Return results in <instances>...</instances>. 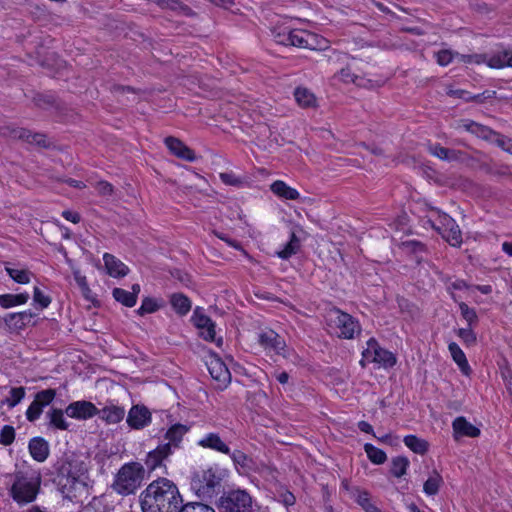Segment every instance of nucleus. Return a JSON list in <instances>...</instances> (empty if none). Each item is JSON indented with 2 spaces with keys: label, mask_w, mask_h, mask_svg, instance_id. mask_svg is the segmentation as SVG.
<instances>
[{
  "label": "nucleus",
  "mask_w": 512,
  "mask_h": 512,
  "mask_svg": "<svg viewBox=\"0 0 512 512\" xmlns=\"http://www.w3.org/2000/svg\"><path fill=\"white\" fill-rule=\"evenodd\" d=\"M437 63L441 66H447L454 59H457L456 53L451 50H441L435 54Z\"/></svg>",
  "instance_id": "54"
},
{
  "label": "nucleus",
  "mask_w": 512,
  "mask_h": 512,
  "mask_svg": "<svg viewBox=\"0 0 512 512\" xmlns=\"http://www.w3.org/2000/svg\"><path fill=\"white\" fill-rule=\"evenodd\" d=\"M457 335L468 345H472L476 342V335L474 334L471 326L459 329Z\"/></svg>",
  "instance_id": "57"
},
{
  "label": "nucleus",
  "mask_w": 512,
  "mask_h": 512,
  "mask_svg": "<svg viewBox=\"0 0 512 512\" xmlns=\"http://www.w3.org/2000/svg\"><path fill=\"white\" fill-rule=\"evenodd\" d=\"M226 471L217 465L209 466L194 473L191 486L200 497H211L215 489L220 487Z\"/></svg>",
  "instance_id": "4"
},
{
  "label": "nucleus",
  "mask_w": 512,
  "mask_h": 512,
  "mask_svg": "<svg viewBox=\"0 0 512 512\" xmlns=\"http://www.w3.org/2000/svg\"><path fill=\"white\" fill-rule=\"evenodd\" d=\"M103 261L106 271L111 277H124L129 272V268L112 254L105 253Z\"/></svg>",
  "instance_id": "26"
},
{
  "label": "nucleus",
  "mask_w": 512,
  "mask_h": 512,
  "mask_svg": "<svg viewBox=\"0 0 512 512\" xmlns=\"http://www.w3.org/2000/svg\"><path fill=\"white\" fill-rule=\"evenodd\" d=\"M366 362L389 368L396 364V357L392 352L382 348L375 338H370L367 341V347L362 352L360 364L364 367Z\"/></svg>",
  "instance_id": "6"
},
{
  "label": "nucleus",
  "mask_w": 512,
  "mask_h": 512,
  "mask_svg": "<svg viewBox=\"0 0 512 512\" xmlns=\"http://www.w3.org/2000/svg\"><path fill=\"white\" fill-rule=\"evenodd\" d=\"M425 224L430 225L433 229H435L438 233L442 235L444 231L447 230L449 226L446 218H451L448 214L440 211L436 208H431L429 210L428 215L426 216Z\"/></svg>",
  "instance_id": "27"
},
{
  "label": "nucleus",
  "mask_w": 512,
  "mask_h": 512,
  "mask_svg": "<svg viewBox=\"0 0 512 512\" xmlns=\"http://www.w3.org/2000/svg\"><path fill=\"white\" fill-rule=\"evenodd\" d=\"M428 151L435 157L448 162L457 161L462 158V152L442 147L440 144H429Z\"/></svg>",
  "instance_id": "29"
},
{
  "label": "nucleus",
  "mask_w": 512,
  "mask_h": 512,
  "mask_svg": "<svg viewBox=\"0 0 512 512\" xmlns=\"http://www.w3.org/2000/svg\"><path fill=\"white\" fill-rule=\"evenodd\" d=\"M35 314L30 311H22L16 313H8L2 320V325L4 324L7 331L10 333L19 332L23 330L27 324H29Z\"/></svg>",
  "instance_id": "15"
},
{
  "label": "nucleus",
  "mask_w": 512,
  "mask_h": 512,
  "mask_svg": "<svg viewBox=\"0 0 512 512\" xmlns=\"http://www.w3.org/2000/svg\"><path fill=\"white\" fill-rule=\"evenodd\" d=\"M172 454L169 445H159L147 454L145 464L148 470L154 471L163 465V461Z\"/></svg>",
  "instance_id": "21"
},
{
  "label": "nucleus",
  "mask_w": 512,
  "mask_h": 512,
  "mask_svg": "<svg viewBox=\"0 0 512 512\" xmlns=\"http://www.w3.org/2000/svg\"><path fill=\"white\" fill-rule=\"evenodd\" d=\"M442 484V476L437 471H433V473L425 481L423 485V491L429 496L435 495L438 493Z\"/></svg>",
  "instance_id": "39"
},
{
  "label": "nucleus",
  "mask_w": 512,
  "mask_h": 512,
  "mask_svg": "<svg viewBox=\"0 0 512 512\" xmlns=\"http://www.w3.org/2000/svg\"><path fill=\"white\" fill-rule=\"evenodd\" d=\"M409 461L406 457H395L391 462L390 472L393 476L400 478L406 474Z\"/></svg>",
  "instance_id": "44"
},
{
  "label": "nucleus",
  "mask_w": 512,
  "mask_h": 512,
  "mask_svg": "<svg viewBox=\"0 0 512 512\" xmlns=\"http://www.w3.org/2000/svg\"><path fill=\"white\" fill-rule=\"evenodd\" d=\"M252 498L245 490H232L219 499L220 512H250Z\"/></svg>",
  "instance_id": "7"
},
{
  "label": "nucleus",
  "mask_w": 512,
  "mask_h": 512,
  "mask_svg": "<svg viewBox=\"0 0 512 512\" xmlns=\"http://www.w3.org/2000/svg\"><path fill=\"white\" fill-rule=\"evenodd\" d=\"M170 303L175 312L179 315H186L191 310V301L182 293L172 294Z\"/></svg>",
  "instance_id": "36"
},
{
  "label": "nucleus",
  "mask_w": 512,
  "mask_h": 512,
  "mask_svg": "<svg viewBox=\"0 0 512 512\" xmlns=\"http://www.w3.org/2000/svg\"><path fill=\"white\" fill-rule=\"evenodd\" d=\"M112 294L116 301L126 307H133L137 302L135 300V293H130V291L122 288H114Z\"/></svg>",
  "instance_id": "42"
},
{
  "label": "nucleus",
  "mask_w": 512,
  "mask_h": 512,
  "mask_svg": "<svg viewBox=\"0 0 512 512\" xmlns=\"http://www.w3.org/2000/svg\"><path fill=\"white\" fill-rule=\"evenodd\" d=\"M159 309V305L152 298H145L142 301L141 306L138 308L137 313L139 315H144L146 313H153Z\"/></svg>",
  "instance_id": "53"
},
{
  "label": "nucleus",
  "mask_w": 512,
  "mask_h": 512,
  "mask_svg": "<svg viewBox=\"0 0 512 512\" xmlns=\"http://www.w3.org/2000/svg\"><path fill=\"white\" fill-rule=\"evenodd\" d=\"M62 216L72 222V223H78L80 221V215L76 212H72V211H69V210H65L62 212Z\"/></svg>",
  "instance_id": "64"
},
{
  "label": "nucleus",
  "mask_w": 512,
  "mask_h": 512,
  "mask_svg": "<svg viewBox=\"0 0 512 512\" xmlns=\"http://www.w3.org/2000/svg\"><path fill=\"white\" fill-rule=\"evenodd\" d=\"M258 342L268 353L281 355L284 358H290L291 352L287 348L285 340L275 331L268 329L258 334Z\"/></svg>",
  "instance_id": "9"
},
{
  "label": "nucleus",
  "mask_w": 512,
  "mask_h": 512,
  "mask_svg": "<svg viewBox=\"0 0 512 512\" xmlns=\"http://www.w3.org/2000/svg\"><path fill=\"white\" fill-rule=\"evenodd\" d=\"M273 37L276 43L288 46L291 43V30L285 28L280 31H274Z\"/></svg>",
  "instance_id": "55"
},
{
  "label": "nucleus",
  "mask_w": 512,
  "mask_h": 512,
  "mask_svg": "<svg viewBox=\"0 0 512 512\" xmlns=\"http://www.w3.org/2000/svg\"><path fill=\"white\" fill-rule=\"evenodd\" d=\"M50 424L60 430H67L69 423L64 418V412L61 409H52L48 413Z\"/></svg>",
  "instance_id": "43"
},
{
  "label": "nucleus",
  "mask_w": 512,
  "mask_h": 512,
  "mask_svg": "<svg viewBox=\"0 0 512 512\" xmlns=\"http://www.w3.org/2000/svg\"><path fill=\"white\" fill-rule=\"evenodd\" d=\"M11 137L14 139L23 140L29 143L32 132L25 128H14L11 130Z\"/></svg>",
  "instance_id": "59"
},
{
  "label": "nucleus",
  "mask_w": 512,
  "mask_h": 512,
  "mask_svg": "<svg viewBox=\"0 0 512 512\" xmlns=\"http://www.w3.org/2000/svg\"><path fill=\"white\" fill-rule=\"evenodd\" d=\"M182 502L178 487L167 478L152 481L141 494L143 512H179Z\"/></svg>",
  "instance_id": "1"
},
{
  "label": "nucleus",
  "mask_w": 512,
  "mask_h": 512,
  "mask_svg": "<svg viewBox=\"0 0 512 512\" xmlns=\"http://www.w3.org/2000/svg\"><path fill=\"white\" fill-rule=\"evenodd\" d=\"M326 321L329 333L339 338L352 339L360 332L359 323L351 315L339 309H331Z\"/></svg>",
  "instance_id": "5"
},
{
  "label": "nucleus",
  "mask_w": 512,
  "mask_h": 512,
  "mask_svg": "<svg viewBox=\"0 0 512 512\" xmlns=\"http://www.w3.org/2000/svg\"><path fill=\"white\" fill-rule=\"evenodd\" d=\"M188 432V427L182 424L172 425L165 434V439L168 440L164 445H169L170 450L179 446L183 436Z\"/></svg>",
  "instance_id": "31"
},
{
  "label": "nucleus",
  "mask_w": 512,
  "mask_h": 512,
  "mask_svg": "<svg viewBox=\"0 0 512 512\" xmlns=\"http://www.w3.org/2000/svg\"><path fill=\"white\" fill-rule=\"evenodd\" d=\"M338 77L341 81L344 83H354L356 79L358 78L356 75H354L349 68H343L338 73Z\"/></svg>",
  "instance_id": "61"
},
{
  "label": "nucleus",
  "mask_w": 512,
  "mask_h": 512,
  "mask_svg": "<svg viewBox=\"0 0 512 512\" xmlns=\"http://www.w3.org/2000/svg\"><path fill=\"white\" fill-rule=\"evenodd\" d=\"M125 409L121 406L109 403L102 409H98V416L108 424H117L124 419Z\"/></svg>",
  "instance_id": "25"
},
{
  "label": "nucleus",
  "mask_w": 512,
  "mask_h": 512,
  "mask_svg": "<svg viewBox=\"0 0 512 512\" xmlns=\"http://www.w3.org/2000/svg\"><path fill=\"white\" fill-rule=\"evenodd\" d=\"M164 143L174 156L188 162H194L196 160L194 151L180 139L169 136L165 138Z\"/></svg>",
  "instance_id": "18"
},
{
  "label": "nucleus",
  "mask_w": 512,
  "mask_h": 512,
  "mask_svg": "<svg viewBox=\"0 0 512 512\" xmlns=\"http://www.w3.org/2000/svg\"><path fill=\"white\" fill-rule=\"evenodd\" d=\"M304 231L300 227L293 228L290 233L289 241L283 246L282 249L276 252V255L283 259L287 260L293 255L297 254L301 248V234Z\"/></svg>",
  "instance_id": "19"
},
{
  "label": "nucleus",
  "mask_w": 512,
  "mask_h": 512,
  "mask_svg": "<svg viewBox=\"0 0 512 512\" xmlns=\"http://www.w3.org/2000/svg\"><path fill=\"white\" fill-rule=\"evenodd\" d=\"M488 67L493 69L512 67V49H502L490 55Z\"/></svg>",
  "instance_id": "28"
},
{
  "label": "nucleus",
  "mask_w": 512,
  "mask_h": 512,
  "mask_svg": "<svg viewBox=\"0 0 512 512\" xmlns=\"http://www.w3.org/2000/svg\"><path fill=\"white\" fill-rule=\"evenodd\" d=\"M356 502L365 512H381L380 509L372 502L369 493L366 491L358 492Z\"/></svg>",
  "instance_id": "45"
},
{
  "label": "nucleus",
  "mask_w": 512,
  "mask_h": 512,
  "mask_svg": "<svg viewBox=\"0 0 512 512\" xmlns=\"http://www.w3.org/2000/svg\"><path fill=\"white\" fill-rule=\"evenodd\" d=\"M364 450L369 460L374 464L380 465L387 460L386 453L370 443L364 445Z\"/></svg>",
  "instance_id": "41"
},
{
  "label": "nucleus",
  "mask_w": 512,
  "mask_h": 512,
  "mask_svg": "<svg viewBox=\"0 0 512 512\" xmlns=\"http://www.w3.org/2000/svg\"><path fill=\"white\" fill-rule=\"evenodd\" d=\"M446 94L450 97L463 99L466 102H471V100H472V94L463 89H456L453 87H448Z\"/></svg>",
  "instance_id": "56"
},
{
  "label": "nucleus",
  "mask_w": 512,
  "mask_h": 512,
  "mask_svg": "<svg viewBox=\"0 0 512 512\" xmlns=\"http://www.w3.org/2000/svg\"><path fill=\"white\" fill-rule=\"evenodd\" d=\"M403 442L414 453L423 455L428 451V442L415 435L405 436Z\"/></svg>",
  "instance_id": "38"
},
{
  "label": "nucleus",
  "mask_w": 512,
  "mask_h": 512,
  "mask_svg": "<svg viewBox=\"0 0 512 512\" xmlns=\"http://www.w3.org/2000/svg\"><path fill=\"white\" fill-rule=\"evenodd\" d=\"M31 457L37 462H44L50 453L48 442L42 437H33L28 444Z\"/></svg>",
  "instance_id": "22"
},
{
  "label": "nucleus",
  "mask_w": 512,
  "mask_h": 512,
  "mask_svg": "<svg viewBox=\"0 0 512 512\" xmlns=\"http://www.w3.org/2000/svg\"><path fill=\"white\" fill-rule=\"evenodd\" d=\"M145 475L146 470L141 463H125L115 474L111 489L121 496L132 495L142 486Z\"/></svg>",
  "instance_id": "3"
},
{
  "label": "nucleus",
  "mask_w": 512,
  "mask_h": 512,
  "mask_svg": "<svg viewBox=\"0 0 512 512\" xmlns=\"http://www.w3.org/2000/svg\"><path fill=\"white\" fill-rule=\"evenodd\" d=\"M85 472L86 469L83 462L74 457H66L58 469L60 483L65 488H74Z\"/></svg>",
  "instance_id": "8"
},
{
  "label": "nucleus",
  "mask_w": 512,
  "mask_h": 512,
  "mask_svg": "<svg viewBox=\"0 0 512 512\" xmlns=\"http://www.w3.org/2000/svg\"><path fill=\"white\" fill-rule=\"evenodd\" d=\"M270 189L275 195L287 200H297L300 197V194L296 189L288 186L281 180L274 181L271 184Z\"/></svg>",
  "instance_id": "33"
},
{
  "label": "nucleus",
  "mask_w": 512,
  "mask_h": 512,
  "mask_svg": "<svg viewBox=\"0 0 512 512\" xmlns=\"http://www.w3.org/2000/svg\"><path fill=\"white\" fill-rule=\"evenodd\" d=\"M56 396L54 389H46L35 395L33 402L26 411V418L30 422L36 421L43 412V408L49 405Z\"/></svg>",
  "instance_id": "12"
},
{
  "label": "nucleus",
  "mask_w": 512,
  "mask_h": 512,
  "mask_svg": "<svg viewBox=\"0 0 512 512\" xmlns=\"http://www.w3.org/2000/svg\"><path fill=\"white\" fill-rule=\"evenodd\" d=\"M291 46L310 50L325 49L327 41L306 30H291Z\"/></svg>",
  "instance_id": "11"
},
{
  "label": "nucleus",
  "mask_w": 512,
  "mask_h": 512,
  "mask_svg": "<svg viewBox=\"0 0 512 512\" xmlns=\"http://www.w3.org/2000/svg\"><path fill=\"white\" fill-rule=\"evenodd\" d=\"M457 130H464L467 131L481 139L490 141L492 140L495 131L490 129L487 126H484L480 123H477L475 121L469 120V119H463L457 122L456 124Z\"/></svg>",
  "instance_id": "17"
},
{
  "label": "nucleus",
  "mask_w": 512,
  "mask_h": 512,
  "mask_svg": "<svg viewBox=\"0 0 512 512\" xmlns=\"http://www.w3.org/2000/svg\"><path fill=\"white\" fill-rule=\"evenodd\" d=\"M126 421L132 429H142L151 422V413L145 406L134 405L129 410Z\"/></svg>",
  "instance_id": "16"
},
{
  "label": "nucleus",
  "mask_w": 512,
  "mask_h": 512,
  "mask_svg": "<svg viewBox=\"0 0 512 512\" xmlns=\"http://www.w3.org/2000/svg\"><path fill=\"white\" fill-rule=\"evenodd\" d=\"M33 301L34 304L40 307V309H45L51 304L52 300L39 287H34Z\"/></svg>",
  "instance_id": "48"
},
{
  "label": "nucleus",
  "mask_w": 512,
  "mask_h": 512,
  "mask_svg": "<svg viewBox=\"0 0 512 512\" xmlns=\"http://www.w3.org/2000/svg\"><path fill=\"white\" fill-rule=\"evenodd\" d=\"M29 143L36 144V145L43 146V147H46L48 145L46 136L41 133H32Z\"/></svg>",
  "instance_id": "63"
},
{
  "label": "nucleus",
  "mask_w": 512,
  "mask_h": 512,
  "mask_svg": "<svg viewBox=\"0 0 512 512\" xmlns=\"http://www.w3.org/2000/svg\"><path fill=\"white\" fill-rule=\"evenodd\" d=\"M96 189L99 192V194L104 195V196H108L113 193V186L109 182H106V181H99L96 184Z\"/></svg>",
  "instance_id": "62"
},
{
  "label": "nucleus",
  "mask_w": 512,
  "mask_h": 512,
  "mask_svg": "<svg viewBox=\"0 0 512 512\" xmlns=\"http://www.w3.org/2000/svg\"><path fill=\"white\" fill-rule=\"evenodd\" d=\"M30 296L27 292L19 294H2L0 295V306L4 309L24 305L28 302Z\"/></svg>",
  "instance_id": "35"
},
{
  "label": "nucleus",
  "mask_w": 512,
  "mask_h": 512,
  "mask_svg": "<svg viewBox=\"0 0 512 512\" xmlns=\"http://www.w3.org/2000/svg\"><path fill=\"white\" fill-rule=\"evenodd\" d=\"M198 445L202 448L211 449L222 454H230L229 446L221 439L218 433H208L203 436Z\"/></svg>",
  "instance_id": "24"
},
{
  "label": "nucleus",
  "mask_w": 512,
  "mask_h": 512,
  "mask_svg": "<svg viewBox=\"0 0 512 512\" xmlns=\"http://www.w3.org/2000/svg\"><path fill=\"white\" fill-rule=\"evenodd\" d=\"M221 181L230 186H239L242 181L233 172H223L219 174Z\"/></svg>",
  "instance_id": "58"
},
{
  "label": "nucleus",
  "mask_w": 512,
  "mask_h": 512,
  "mask_svg": "<svg viewBox=\"0 0 512 512\" xmlns=\"http://www.w3.org/2000/svg\"><path fill=\"white\" fill-rule=\"evenodd\" d=\"M459 309L462 317L467 321L469 326H472L474 323L478 321L476 311L470 308L466 303L460 302Z\"/></svg>",
  "instance_id": "49"
},
{
  "label": "nucleus",
  "mask_w": 512,
  "mask_h": 512,
  "mask_svg": "<svg viewBox=\"0 0 512 512\" xmlns=\"http://www.w3.org/2000/svg\"><path fill=\"white\" fill-rule=\"evenodd\" d=\"M294 96L296 102L303 108H311L316 106V97L307 88H296Z\"/></svg>",
  "instance_id": "37"
},
{
  "label": "nucleus",
  "mask_w": 512,
  "mask_h": 512,
  "mask_svg": "<svg viewBox=\"0 0 512 512\" xmlns=\"http://www.w3.org/2000/svg\"><path fill=\"white\" fill-rule=\"evenodd\" d=\"M211 377L216 381V387L220 390L225 389L231 381V373L222 359L211 354L206 362Z\"/></svg>",
  "instance_id": "10"
},
{
  "label": "nucleus",
  "mask_w": 512,
  "mask_h": 512,
  "mask_svg": "<svg viewBox=\"0 0 512 512\" xmlns=\"http://www.w3.org/2000/svg\"><path fill=\"white\" fill-rule=\"evenodd\" d=\"M453 437L458 440L461 437L475 438L480 435V429L468 422L463 416H459L452 422Z\"/></svg>",
  "instance_id": "20"
},
{
  "label": "nucleus",
  "mask_w": 512,
  "mask_h": 512,
  "mask_svg": "<svg viewBox=\"0 0 512 512\" xmlns=\"http://www.w3.org/2000/svg\"><path fill=\"white\" fill-rule=\"evenodd\" d=\"M496 95V92L494 90H485L484 92L480 94H472V100L473 102L477 103H484L488 99L494 98Z\"/></svg>",
  "instance_id": "60"
},
{
  "label": "nucleus",
  "mask_w": 512,
  "mask_h": 512,
  "mask_svg": "<svg viewBox=\"0 0 512 512\" xmlns=\"http://www.w3.org/2000/svg\"><path fill=\"white\" fill-rule=\"evenodd\" d=\"M449 352L455 361V363L458 365L459 369L464 375H469L471 368L468 364V361L466 359V356L462 349L459 347V345L455 342H451L448 345Z\"/></svg>",
  "instance_id": "34"
},
{
  "label": "nucleus",
  "mask_w": 512,
  "mask_h": 512,
  "mask_svg": "<svg viewBox=\"0 0 512 512\" xmlns=\"http://www.w3.org/2000/svg\"><path fill=\"white\" fill-rule=\"evenodd\" d=\"M194 324L200 331V336L210 342H215L218 347L223 344V339H216L215 323L206 315L198 313L196 310L193 316Z\"/></svg>",
  "instance_id": "13"
},
{
  "label": "nucleus",
  "mask_w": 512,
  "mask_h": 512,
  "mask_svg": "<svg viewBox=\"0 0 512 512\" xmlns=\"http://www.w3.org/2000/svg\"><path fill=\"white\" fill-rule=\"evenodd\" d=\"M42 475L38 469L27 468L12 475L9 495L19 505L32 503L41 488Z\"/></svg>",
  "instance_id": "2"
},
{
  "label": "nucleus",
  "mask_w": 512,
  "mask_h": 512,
  "mask_svg": "<svg viewBox=\"0 0 512 512\" xmlns=\"http://www.w3.org/2000/svg\"><path fill=\"white\" fill-rule=\"evenodd\" d=\"M75 282L77 283L78 287L80 288L82 296L90 302L95 301V296L92 293L91 289L89 288L87 279L84 275L80 273L79 270H75L73 272Z\"/></svg>",
  "instance_id": "40"
},
{
  "label": "nucleus",
  "mask_w": 512,
  "mask_h": 512,
  "mask_svg": "<svg viewBox=\"0 0 512 512\" xmlns=\"http://www.w3.org/2000/svg\"><path fill=\"white\" fill-rule=\"evenodd\" d=\"M491 142L496 143L504 151L512 154V139L495 132Z\"/></svg>",
  "instance_id": "51"
},
{
  "label": "nucleus",
  "mask_w": 512,
  "mask_h": 512,
  "mask_svg": "<svg viewBox=\"0 0 512 512\" xmlns=\"http://www.w3.org/2000/svg\"><path fill=\"white\" fill-rule=\"evenodd\" d=\"M65 413L70 418L85 420L96 416L98 408L90 401L80 400L70 403Z\"/></svg>",
  "instance_id": "14"
},
{
  "label": "nucleus",
  "mask_w": 512,
  "mask_h": 512,
  "mask_svg": "<svg viewBox=\"0 0 512 512\" xmlns=\"http://www.w3.org/2000/svg\"><path fill=\"white\" fill-rule=\"evenodd\" d=\"M5 271L18 284H28L33 273L27 268L14 266L11 263L5 264Z\"/></svg>",
  "instance_id": "32"
},
{
  "label": "nucleus",
  "mask_w": 512,
  "mask_h": 512,
  "mask_svg": "<svg viewBox=\"0 0 512 512\" xmlns=\"http://www.w3.org/2000/svg\"><path fill=\"white\" fill-rule=\"evenodd\" d=\"M456 57L459 62H463L466 64H483V63H485L488 65V60H489V56L486 54L465 55V54H460V53L456 52Z\"/></svg>",
  "instance_id": "46"
},
{
  "label": "nucleus",
  "mask_w": 512,
  "mask_h": 512,
  "mask_svg": "<svg viewBox=\"0 0 512 512\" xmlns=\"http://www.w3.org/2000/svg\"><path fill=\"white\" fill-rule=\"evenodd\" d=\"M179 512H215V510L212 507L200 502H189L185 505H182Z\"/></svg>",
  "instance_id": "50"
},
{
  "label": "nucleus",
  "mask_w": 512,
  "mask_h": 512,
  "mask_svg": "<svg viewBox=\"0 0 512 512\" xmlns=\"http://www.w3.org/2000/svg\"><path fill=\"white\" fill-rule=\"evenodd\" d=\"M15 439V430L10 425H5L0 432V443L4 446L11 445Z\"/></svg>",
  "instance_id": "52"
},
{
  "label": "nucleus",
  "mask_w": 512,
  "mask_h": 512,
  "mask_svg": "<svg viewBox=\"0 0 512 512\" xmlns=\"http://www.w3.org/2000/svg\"><path fill=\"white\" fill-rule=\"evenodd\" d=\"M229 455L240 474L248 475L257 470L255 462L244 452L234 450L233 452L230 451Z\"/></svg>",
  "instance_id": "23"
},
{
  "label": "nucleus",
  "mask_w": 512,
  "mask_h": 512,
  "mask_svg": "<svg viewBox=\"0 0 512 512\" xmlns=\"http://www.w3.org/2000/svg\"><path fill=\"white\" fill-rule=\"evenodd\" d=\"M449 226L442 233V237L453 247H460L462 244V232L459 225L453 218H446Z\"/></svg>",
  "instance_id": "30"
},
{
  "label": "nucleus",
  "mask_w": 512,
  "mask_h": 512,
  "mask_svg": "<svg viewBox=\"0 0 512 512\" xmlns=\"http://www.w3.org/2000/svg\"><path fill=\"white\" fill-rule=\"evenodd\" d=\"M25 393L26 392L24 387L12 388L9 393L10 397H8L5 402L10 408H13L22 401V399L25 397Z\"/></svg>",
  "instance_id": "47"
}]
</instances>
